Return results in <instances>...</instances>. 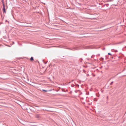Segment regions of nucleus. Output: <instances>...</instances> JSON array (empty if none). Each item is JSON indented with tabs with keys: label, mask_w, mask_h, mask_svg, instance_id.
I'll list each match as a JSON object with an SVG mask.
<instances>
[{
	"label": "nucleus",
	"mask_w": 126,
	"mask_h": 126,
	"mask_svg": "<svg viewBox=\"0 0 126 126\" xmlns=\"http://www.w3.org/2000/svg\"><path fill=\"white\" fill-rule=\"evenodd\" d=\"M2 1V3H3V9H2L3 11V13H6V11H5V6L4 5V4L3 3V2Z\"/></svg>",
	"instance_id": "nucleus-1"
},
{
	"label": "nucleus",
	"mask_w": 126,
	"mask_h": 126,
	"mask_svg": "<svg viewBox=\"0 0 126 126\" xmlns=\"http://www.w3.org/2000/svg\"><path fill=\"white\" fill-rule=\"evenodd\" d=\"M30 60L31 61H32L33 60V58L32 57H31L30 59Z\"/></svg>",
	"instance_id": "nucleus-2"
},
{
	"label": "nucleus",
	"mask_w": 126,
	"mask_h": 126,
	"mask_svg": "<svg viewBox=\"0 0 126 126\" xmlns=\"http://www.w3.org/2000/svg\"><path fill=\"white\" fill-rule=\"evenodd\" d=\"M43 90V91H45V92H47V90Z\"/></svg>",
	"instance_id": "nucleus-3"
},
{
	"label": "nucleus",
	"mask_w": 126,
	"mask_h": 126,
	"mask_svg": "<svg viewBox=\"0 0 126 126\" xmlns=\"http://www.w3.org/2000/svg\"><path fill=\"white\" fill-rule=\"evenodd\" d=\"M108 54L109 55H111V54L110 53H108Z\"/></svg>",
	"instance_id": "nucleus-4"
}]
</instances>
